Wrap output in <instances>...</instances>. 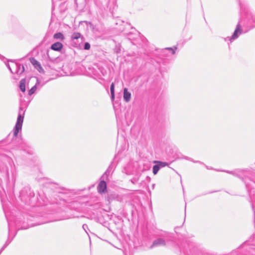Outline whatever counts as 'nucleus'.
<instances>
[{
  "mask_svg": "<svg viewBox=\"0 0 255 255\" xmlns=\"http://www.w3.org/2000/svg\"><path fill=\"white\" fill-rule=\"evenodd\" d=\"M10 62L11 64H7L6 66L11 73L21 75L24 72L25 69L23 65L21 66L20 64L12 60Z\"/></svg>",
  "mask_w": 255,
  "mask_h": 255,
  "instance_id": "f257e3e1",
  "label": "nucleus"
},
{
  "mask_svg": "<svg viewBox=\"0 0 255 255\" xmlns=\"http://www.w3.org/2000/svg\"><path fill=\"white\" fill-rule=\"evenodd\" d=\"M53 38L54 39H60L61 40H63L65 38L63 34L61 32L55 33L53 35Z\"/></svg>",
  "mask_w": 255,
  "mask_h": 255,
  "instance_id": "f8f14e48",
  "label": "nucleus"
},
{
  "mask_svg": "<svg viewBox=\"0 0 255 255\" xmlns=\"http://www.w3.org/2000/svg\"><path fill=\"white\" fill-rule=\"evenodd\" d=\"M31 63L34 66L35 68L40 73H43L44 72V70L41 67L40 64L39 62L37 61L34 58H32L31 59Z\"/></svg>",
  "mask_w": 255,
  "mask_h": 255,
  "instance_id": "423d86ee",
  "label": "nucleus"
},
{
  "mask_svg": "<svg viewBox=\"0 0 255 255\" xmlns=\"http://www.w3.org/2000/svg\"><path fill=\"white\" fill-rule=\"evenodd\" d=\"M227 173H230L231 174H233L232 172L226 171Z\"/></svg>",
  "mask_w": 255,
  "mask_h": 255,
  "instance_id": "4be33fe9",
  "label": "nucleus"
},
{
  "mask_svg": "<svg viewBox=\"0 0 255 255\" xmlns=\"http://www.w3.org/2000/svg\"><path fill=\"white\" fill-rule=\"evenodd\" d=\"M124 99L126 102H128L130 100L131 94L128 92V89L125 88L124 89Z\"/></svg>",
  "mask_w": 255,
  "mask_h": 255,
  "instance_id": "1a4fd4ad",
  "label": "nucleus"
},
{
  "mask_svg": "<svg viewBox=\"0 0 255 255\" xmlns=\"http://www.w3.org/2000/svg\"><path fill=\"white\" fill-rule=\"evenodd\" d=\"M111 94L115 93L114 91V84L113 83L110 87Z\"/></svg>",
  "mask_w": 255,
  "mask_h": 255,
  "instance_id": "f3484780",
  "label": "nucleus"
},
{
  "mask_svg": "<svg viewBox=\"0 0 255 255\" xmlns=\"http://www.w3.org/2000/svg\"><path fill=\"white\" fill-rule=\"evenodd\" d=\"M160 169V166L157 164L153 167V173L155 175L157 173Z\"/></svg>",
  "mask_w": 255,
  "mask_h": 255,
  "instance_id": "4468645a",
  "label": "nucleus"
},
{
  "mask_svg": "<svg viewBox=\"0 0 255 255\" xmlns=\"http://www.w3.org/2000/svg\"><path fill=\"white\" fill-rule=\"evenodd\" d=\"M189 160H190L191 161H193V162H199V161H193V160H191V159H188Z\"/></svg>",
  "mask_w": 255,
  "mask_h": 255,
  "instance_id": "412c9836",
  "label": "nucleus"
},
{
  "mask_svg": "<svg viewBox=\"0 0 255 255\" xmlns=\"http://www.w3.org/2000/svg\"><path fill=\"white\" fill-rule=\"evenodd\" d=\"M39 83H40V82H39V80L37 79V82H36V84L29 90V91L28 92L29 95L30 96L34 93V92H35V91L36 90V89H37V85L38 84H39Z\"/></svg>",
  "mask_w": 255,
  "mask_h": 255,
  "instance_id": "9b49d317",
  "label": "nucleus"
},
{
  "mask_svg": "<svg viewBox=\"0 0 255 255\" xmlns=\"http://www.w3.org/2000/svg\"><path fill=\"white\" fill-rule=\"evenodd\" d=\"M115 99V93L111 94V99L113 101Z\"/></svg>",
  "mask_w": 255,
  "mask_h": 255,
  "instance_id": "6ab92c4d",
  "label": "nucleus"
},
{
  "mask_svg": "<svg viewBox=\"0 0 255 255\" xmlns=\"http://www.w3.org/2000/svg\"><path fill=\"white\" fill-rule=\"evenodd\" d=\"M98 190L100 193H104L107 190V184L105 181H101L98 186Z\"/></svg>",
  "mask_w": 255,
  "mask_h": 255,
  "instance_id": "0eeeda50",
  "label": "nucleus"
},
{
  "mask_svg": "<svg viewBox=\"0 0 255 255\" xmlns=\"http://www.w3.org/2000/svg\"><path fill=\"white\" fill-rule=\"evenodd\" d=\"M25 83L26 79L25 78L21 79L20 81L19 88L22 92L25 91Z\"/></svg>",
  "mask_w": 255,
  "mask_h": 255,
  "instance_id": "9d476101",
  "label": "nucleus"
},
{
  "mask_svg": "<svg viewBox=\"0 0 255 255\" xmlns=\"http://www.w3.org/2000/svg\"><path fill=\"white\" fill-rule=\"evenodd\" d=\"M176 47H174V48H167L166 49L168 50L169 51H171L172 54H174L175 53V50L176 49Z\"/></svg>",
  "mask_w": 255,
  "mask_h": 255,
  "instance_id": "2eb2a0df",
  "label": "nucleus"
},
{
  "mask_svg": "<svg viewBox=\"0 0 255 255\" xmlns=\"http://www.w3.org/2000/svg\"><path fill=\"white\" fill-rule=\"evenodd\" d=\"M3 249L1 248V249L0 250V251H1V252L3 251Z\"/></svg>",
  "mask_w": 255,
  "mask_h": 255,
  "instance_id": "5701e85b",
  "label": "nucleus"
},
{
  "mask_svg": "<svg viewBox=\"0 0 255 255\" xmlns=\"http://www.w3.org/2000/svg\"><path fill=\"white\" fill-rule=\"evenodd\" d=\"M62 48L63 44L59 42H55L51 46V49L52 50L57 51H60Z\"/></svg>",
  "mask_w": 255,
  "mask_h": 255,
  "instance_id": "6e6552de",
  "label": "nucleus"
},
{
  "mask_svg": "<svg viewBox=\"0 0 255 255\" xmlns=\"http://www.w3.org/2000/svg\"><path fill=\"white\" fill-rule=\"evenodd\" d=\"M24 111H23V109L20 107L18 116L17 119L16 125L15 126L13 131V135L16 136L19 131L21 129L22 123L24 119Z\"/></svg>",
  "mask_w": 255,
  "mask_h": 255,
  "instance_id": "f03ea898",
  "label": "nucleus"
},
{
  "mask_svg": "<svg viewBox=\"0 0 255 255\" xmlns=\"http://www.w3.org/2000/svg\"><path fill=\"white\" fill-rule=\"evenodd\" d=\"M241 31L242 30L241 29V25L239 23L237 25L236 28L234 32L233 33L232 36L231 37H227V38H226L225 39V40L229 39L231 41H232V40H234L237 39L239 37V36L241 34V33H242Z\"/></svg>",
  "mask_w": 255,
  "mask_h": 255,
  "instance_id": "7ed1b4c3",
  "label": "nucleus"
},
{
  "mask_svg": "<svg viewBox=\"0 0 255 255\" xmlns=\"http://www.w3.org/2000/svg\"><path fill=\"white\" fill-rule=\"evenodd\" d=\"M154 162L157 163L158 165H159L160 166V168L161 167H165V166L168 165V163L167 162L158 161H155Z\"/></svg>",
  "mask_w": 255,
  "mask_h": 255,
  "instance_id": "ddd939ff",
  "label": "nucleus"
},
{
  "mask_svg": "<svg viewBox=\"0 0 255 255\" xmlns=\"http://www.w3.org/2000/svg\"><path fill=\"white\" fill-rule=\"evenodd\" d=\"M166 245L165 241L161 238L157 239L153 242L151 248L158 246H164Z\"/></svg>",
  "mask_w": 255,
  "mask_h": 255,
  "instance_id": "39448f33",
  "label": "nucleus"
},
{
  "mask_svg": "<svg viewBox=\"0 0 255 255\" xmlns=\"http://www.w3.org/2000/svg\"><path fill=\"white\" fill-rule=\"evenodd\" d=\"M84 48L85 50H89L90 48V44L88 42H86Z\"/></svg>",
  "mask_w": 255,
  "mask_h": 255,
  "instance_id": "dca6fc26",
  "label": "nucleus"
},
{
  "mask_svg": "<svg viewBox=\"0 0 255 255\" xmlns=\"http://www.w3.org/2000/svg\"><path fill=\"white\" fill-rule=\"evenodd\" d=\"M10 242H8V241H7V242L4 244V245H3V246L2 247V248H3V250H4V249H5V248L7 247V246L9 244V243H10Z\"/></svg>",
  "mask_w": 255,
  "mask_h": 255,
  "instance_id": "a211bd4d",
  "label": "nucleus"
},
{
  "mask_svg": "<svg viewBox=\"0 0 255 255\" xmlns=\"http://www.w3.org/2000/svg\"><path fill=\"white\" fill-rule=\"evenodd\" d=\"M80 40V42H82L83 41V37L81 34L79 32H74L71 35V40L73 41V45L75 47H78L79 44L76 43L74 42L75 40Z\"/></svg>",
  "mask_w": 255,
  "mask_h": 255,
  "instance_id": "20e7f679",
  "label": "nucleus"
},
{
  "mask_svg": "<svg viewBox=\"0 0 255 255\" xmlns=\"http://www.w3.org/2000/svg\"><path fill=\"white\" fill-rule=\"evenodd\" d=\"M88 227L87 225L86 224H84L83 225V228L86 230V228H87Z\"/></svg>",
  "mask_w": 255,
  "mask_h": 255,
  "instance_id": "aec40b11",
  "label": "nucleus"
}]
</instances>
